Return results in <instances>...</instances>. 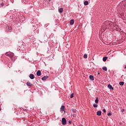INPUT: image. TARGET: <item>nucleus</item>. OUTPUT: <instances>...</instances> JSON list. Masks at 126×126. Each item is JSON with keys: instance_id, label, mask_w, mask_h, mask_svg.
<instances>
[{"instance_id": "1", "label": "nucleus", "mask_w": 126, "mask_h": 126, "mask_svg": "<svg viewBox=\"0 0 126 126\" xmlns=\"http://www.w3.org/2000/svg\"><path fill=\"white\" fill-rule=\"evenodd\" d=\"M113 25V23L111 21H106L103 24V29H108V28H111L112 27V25Z\"/></svg>"}, {"instance_id": "2", "label": "nucleus", "mask_w": 126, "mask_h": 126, "mask_svg": "<svg viewBox=\"0 0 126 126\" xmlns=\"http://www.w3.org/2000/svg\"><path fill=\"white\" fill-rule=\"evenodd\" d=\"M5 56H6V57H9V58H10L11 60H13V58H14V54H13V53H9V52H6L5 53Z\"/></svg>"}, {"instance_id": "3", "label": "nucleus", "mask_w": 126, "mask_h": 126, "mask_svg": "<svg viewBox=\"0 0 126 126\" xmlns=\"http://www.w3.org/2000/svg\"><path fill=\"white\" fill-rule=\"evenodd\" d=\"M62 125L63 126H65L66 125V119H65L64 118H62Z\"/></svg>"}, {"instance_id": "4", "label": "nucleus", "mask_w": 126, "mask_h": 126, "mask_svg": "<svg viewBox=\"0 0 126 126\" xmlns=\"http://www.w3.org/2000/svg\"><path fill=\"white\" fill-rule=\"evenodd\" d=\"M64 108H65V106H64V105H62L60 110L61 112H65L64 111Z\"/></svg>"}, {"instance_id": "5", "label": "nucleus", "mask_w": 126, "mask_h": 126, "mask_svg": "<svg viewBox=\"0 0 126 126\" xmlns=\"http://www.w3.org/2000/svg\"><path fill=\"white\" fill-rule=\"evenodd\" d=\"M29 77L31 79H34V78H35V76H34V74H31Z\"/></svg>"}, {"instance_id": "6", "label": "nucleus", "mask_w": 126, "mask_h": 126, "mask_svg": "<svg viewBox=\"0 0 126 126\" xmlns=\"http://www.w3.org/2000/svg\"><path fill=\"white\" fill-rule=\"evenodd\" d=\"M48 78H49V76H44L41 78V79L42 80H46V79H48Z\"/></svg>"}, {"instance_id": "7", "label": "nucleus", "mask_w": 126, "mask_h": 126, "mask_svg": "<svg viewBox=\"0 0 126 126\" xmlns=\"http://www.w3.org/2000/svg\"><path fill=\"white\" fill-rule=\"evenodd\" d=\"M27 86H30V87H32V86H33V85L29 82H27Z\"/></svg>"}, {"instance_id": "8", "label": "nucleus", "mask_w": 126, "mask_h": 126, "mask_svg": "<svg viewBox=\"0 0 126 126\" xmlns=\"http://www.w3.org/2000/svg\"><path fill=\"white\" fill-rule=\"evenodd\" d=\"M36 75L37 76H40L41 75V71L40 70H38L36 72Z\"/></svg>"}, {"instance_id": "9", "label": "nucleus", "mask_w": 126, "mask_h": 126, "mask_svg": "<svg viewBox=\"0 0 126 126\" xmlns=\"http://www.w3.org/2000/svg\"><path fill=\"white\" fill-rule=\"evenodd\" d=\"M96 115L97 116H101L102 115V112L101 111H98L96 112Z\"/></svg>"}, {"instance_id": "10", "label": "nucleus", "mask_w": 126, "mask_h": 126, "mask_svg": "<svg viewBox=\"0 0 126 126\" xmlns=\"http://www.w3.org/2000/svg\"><path fill=\"white\" fill-rule=\"evenodd\" d=\"M59 11L60 13H63V8H59Z\"/></svg>"}, {"instance_id": "11", "label": "nucleus", "mask_w": 126, "mask_h": 126, "mask_svg": "<svg viewBox=\"0 0 126 126\" xmlns=\"http://www.w3.org/2000/svg\"><path fill=\"white\" fill-rule=\"evenodd\" d=\"M70 25H73V24H74V20H73V19L71 20L70 21Z\"/></svg>"}, {"instance_id": "12", "label": "nucleus", "mask_w": 126, "mask_h": 126, "mask_svg": "<svg viewBox=\"0 0 126 126\" xmlns=\"http://www.w3.org/2000/svg\"><path fill=\"white\" fill-rule=\"evenodd\" d=\"M108 87L109 89H111V90H114V88H113V87L112 86V85L109 84L108 85Z\"/></svg>"}, {"instance_id": "13", "label": "nucleus", "mask_w": 126, "mask_h": 126, "mask_svg": "<svg viewBox=\"0 0 126 126\" xmlns=\"http://www.w3.org/2000/svg\"><path fill=\"white\" fill-rule=\"evenodd\" d=\"M95 103L96 104H98V103H99V99H98V97H97L95 98Z\"/></svg>"}, {"instance_id": "14", "label": "nucleus", "mask_w": 126, "mask_h": 126, "mask_svg": "<svg viewBox=\"0 0 126 126\" xmlns=\"http://www.w3.org/2000/svg\"><path fill=\"white\" fill-rule=\"evenodd\" d=\"M6 28L8 30V31H11L12 30V28L10 26H7Z\"/></svg>"}, {"instance_id": "15", "label": "nucleus", "mask_w": 126, "mask_h": 126, "mask_svg": "<svg viewBox=\"0 0 126 126\" xmlns=\"http://www.w3.org/2000/svg\"><path fill=\"white\" fill-rule=\"evenodd\" d=\"M89 78L90 79H91V80H94V76H93V75H90Z\"/></svg>"}, {"instance_id": "16", "label": "nucleus", "mask_w": 126, "mask_h": 126, "mask_svg": "<svg viewBox=\"0 0 126 126\" xmlns=\"http://www.w3.org/2000/svg\"><path fill=\"white\" fill-rule=\"evenodd\" d=\"M84 5H88V1L86 0L84 2Z\"/></svg>"}, {"instance_id": "17", "label": "nucleus", "mask_w": 126, "mask_h": 126, "mask_svg": "<svg viewBox=\"0 0 126 126\" xmlns=\"http://www.w3.org/2000/svg\"><path fill=\"white\" fill-rule=\"evenodd\" d=\"M125 84V82H119V85H121V86H123Z\"/></svg>"}, {"instance_id": "18", "label": "nucleus", "mask_w": 126, "mask_h": 126, "mask_svg": "<svg viewBox=\"0 0 126 126\" xmlns=\"http://www.w3.org/2000/svg\"><path fill=\"white\" fill-rule=\"evenodd\" d=\"M103 70H104V71H107L108 70V69L107 68V67H102Z\"/></svg>"}, {"instance_id": "19", "label": "nucleus", "mask_w": 126, "mask_h": 126, "mask_svg": "<svg viewBox=\"0 0 126 126\" xmlns=\"http://www.w3.org/2000/svg\"><path fill=\"white\" fill-rule=\"evenodd\" d=\"M107 59H108V58L107 57H104L103 58V61L104 62H106V61H107Z\"/></svg>"}, {"instance_id": "20", "label": "nucleus", "mask_w": 126, "mask_h": 126, "mask_svg": "<svg viewBox=\"0 0 126 126\" xmlns=\"http://www.w3.org/2000/svg\"><path fill=\"white\" fill-rule=\"evenodd\" d=\"M93 107H94V108H97V107H98V105L95 103H94L93 104Z\"/></svg>"}, {"instance_id": "21", "label": "nucleus", "mask_w": 126, "mask_h": 126, "mask_svg": "<svg viewBox=\"0 0 126 126\" xmlns=\"http://www.w3.org/2000/svg\"><path fill=\"white\" fill-rule=\"evenodd\" d=\"M84 59H87V54H84Z\"/></svg>"}, {"instance_id": "22", "label": "nucleus", "mask_w": 126, "mask_h": 126, "mask_svg": "<svg viewBox=\"0 0 126 126\" xmlns=\"http://www.w3.org/2000/svg\"><path fill=\"white\" fill-rule=\"evenodd\" d=\"M73 97H74V94L72 93V94H71L70 98H73Z\"/></svg>"}, {"instance_id": "23", "label": "nucleus", "mask_w": 126, "mask_h": 126, "mask_svg": "<svg viewBox=\"0 0 126 126\" xmlns=\"http://www.w3.org/2000/svg\"><path fill=\"white\" fill-rule=\"evenodd\" d=\"M107 116H112V113H108L107 114Z\"/></svg>"}, {"instance_id": "24", "label": "nucleus", "mask_w": 126, "mask_h": 126, "mask_svg": "<svg viewBox=\"0 0 126 126\" xmlns=\"http://www.w3.org/2000/svg\"><path fill=\"white\" fill-rule=\"evenodd\" d=\"M68 123H69V124H72V121L69 120Z\"/></svg>"}, {"instance_id": "25", "label": "nucleus", "mask_w": 126, "mask_h": 126, "mask_svg": "<svg viewBox=\"0 0 126 126\" xmlns=\"http://www.w3.org/2000/svg\"><path fill=\"white\" fill-rule=\"evenodd\" d=\"M72 113H75V109H72Z\"/></svg>"}, {"instance_id": "26", "label": "nucleus", "mask_w": 126, "mask_h": 126, "mask_svg": "<svg viewBox=\"0 0 126 126\" xmlns=\"http://www.w3.org/2000/svg\"><path fill=\"white\" fill-rule=\"evenodd\" d=\"M4 5V4L3 3H1L0 4L1 6H3Z\"/></svg>"}, {"instance_id": "27", "label": "nucleus", "mask_w": 126, "mask_h": 126, "mask_svg": "<svg viewBox=\"0 0 126 126\" xmlns=\"http://www.w3.org/2000/svg\"><path fill=\"white\" fill-rule=\"evenodd\" d=\"M103 113H106V109H103Z\"/></svg>"}, {"instance_id": "28", "label": "nucleus", "mask_w": 126, "mask_h": 126, "mask_svg": "<svg viewBox=\"0 0 126 126\" xmlns=\"http://www.w3.org/2000/svg\"><path fill=\"white\" fill-rule=\"evenodd\" d=\"M125 68L126 69V65H125Z\"/></svg>"}, {"instance_id": "29", "label": "nucleus", "mask_w": 126, "mask_h": 126, "mask_svg": "<svg viewBox=\"0 0 126 126\" xmlns=\"http://www.w3.org/2000/svg\"><path fill=\"white\" fill-rule=\"evenodd\" d=\"M97 74H98V75L100 74V73H97Z\"/></svg>"}, {"instance_id": "30", "label": "nucleus", "mask_w": 126, "mask_h": 126, "mask_svg": "<svg viewBox=\"0 0 126 126\" xmlns=\"http://www.w3.org/2000/svg\"><path fill=\"white\" fill-rule=\"evenodd\" d=\"M124 109H123L122 112H124Z\"/></svg>"}, {"instance_id": "31", "label": "nucleus", "mask_w": 126, "mask_h": 126, "mask_svg": "<svg viewBox=\"0 0 126 126\" xmlns=\"http://www.w3.org/2000/svg\"><path fill=\"white\" fill-rule=\"evenodd\" d=\"M80 126H82V125H81Z\"/></svg>"}]
</instances>
